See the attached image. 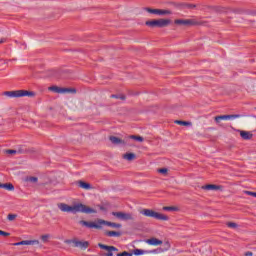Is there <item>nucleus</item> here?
<instances>
[{
  "label": "nucleus",
  "instance_id": "393cba45",
  "mask_svg": "<svg viewBox=\"0 0 256 256\" xmlns=\"http://www.w3.org/2000/svg\"><path fill=\"white\" fill-rule=\"evenodd\" d=\"M129 139H133L134 141H138V143H143V141H145V138H143V136H139V135H130Z\"/></svg>",
  "mask_w": 256,
  "mask_h": 256
},
{
  "label": "nucleus",
  "instance_id": "4468645a",
  "mask_svg": "<svg viewBox=\"0 0 256 256\" xmlns=\"http://www.w3.org/2000/svg\"><path fill=\"white\" fill-rule=\"evenodd\" d=\"M202 189L204 191H221V189H223V186L215 185V184H207L202 186Z\"/></svg>",
  "mask_w": 256,
  "mask_h": 256
},
{
  "label": "nucleus",
  "instance_id": "ea45409f",
  "mask_svg": "<svg viewBox=\"0 0 256 256\" xmlns=\"http://www.w3.org/2000/svg\"><path fill=\"white\" fill-rule=\"evenodd\" d=\"M7 153H9L10 155H15V153H17V150H7Z\"/></svg>",
  "mask_w": 256,
  "mask_h": 256
},
{
  "label": "nucleus",
  "instance_id": "37998d69",
  "mask_svg": "<svg viewBox=\"0 0 256 256\" xmlns=\"http://www.w3.org/2000/svg\"><path fill=\"white\" fill-rule=\"evenodd\" d=\"M111 98L112 99H117V96L116 95H112Z\"/></svg>",
  "mask_w": 256,
  "mask_h": 256
},
{
  "label": "nucleus",
  "instance_id": "c85d7f7f",
  "mask_svg": "<svg viewBox=\"0 0 256 256\" xmlns=\"http://www.w3.org/2000/svg\"><path fill=\"white\" fill-rule=\"evenodd\" d=\"M49 239H51L50 234H44L41 236V240L43 241V243H49Z\"/></svg>",
  "mask_w": 256,
  "mask_h": 256
},
{
  "label": "nucleus",
  "instance_id": "4c0bfd02",
  "mask_svg": "<svg viewBox=\"0 0 256 256\" xmlns=\"http://www.w3.org/2000/svg\"><path fill=\"white\" fill-rule=\"evenodd\" d=\"M0 235H2L3 237H9V235H11L9 232H5L3 230H0Z\"/></svg>",
  "mask_w": 256,
  "mask_h": 256
},
{
  "label": "nucleus",
  "instance_id": "473e14b6",
  "mask_svg": "<svg viewBox=\"0 0 256 256\" xmlns=\"http://www.w3.org/2000/svg\"><path fill=\"white\" fill-rule=\"evenodd\" d=\"M8 221H15L17 219V214H8Z\"/></svg>",
  "mask_w": 256,
  "mask_h": 256
},
{
  "label": "nucleus",
  "instance_id": "a878e982",
  "mask_svg": "<svg viewBox=\"0 0 256 256\" xmlns=\"http://www.w3.org/2000/svg\"><path fill=\"white\" fill-rule=\"evenodd\" d=\"M105 235H107V237H121V232L107 231Z\"/></svg>",
  "mask_w": 256,
  "mask_h": 256
},
{
  "label": "nucleus",
  "instance_id": "c756f323",
  "mask_svg": "<svg viewBox=\"0 0 256 256\" xmlns=\"http://www.w3.org/2000/svg\"><path fill=\"white\" fill-rule=\"evenodd\" d=\"M158 173H160L161 175H164L165 177H167V175L169 174V169H167V168H160V169H158Z\"/></svg>",
  "mask_w": 256,
  "mask_h": 256
},
{
  "label": "nucleus",
  "instance_id": "0eeeda50",
  "mask_svg": "<svg viewBox=\"0 0 256 256\" xmlns=\"http://www.w3.org/2000/svg\"><path fill=\"white\" fill-rule=\"evenodd\" d=\"M174 25H182L184 27H195L201 23L195 19H175Z\"/></svg>",
  "mask_w": 256,
  "mask_h": 256
},
{
  "label": "nucleus",
  "instance_id": "a19ab883",
  "mask_svg": "<svg viewBox=\"0 0 256 256\" xmlns=\"http://www.w3.org/2000/svg\"><path fill=\"white\" fill-rule=\"evenodd\" d=\"M244 256H253V252L247 251L244 253Z\"/></svg>",
  "mask_w": 256,
  "mask_h": 256
},
{
  "label": "nucleus",
  "instance_id": "e433bc0d",
  "mask_svg": "<svg viewBox=\"0 0 256 256\" xmlns=\"http://www.w3.org/2000/svg\"><path fill=\"white\" fill-rule=\"evenodd\" d=\"M164 246L166 247V248H165V251H169V250L171 249V243H169V241H166V242L164 243Z\"/></svg>",
  "mask_w": 256,
  "mask_h": 256
},
{
  "label": "nucleus",
  "instance_id": "f3484780",
  "mask_svg": "<svg viewBox=\"0 0 256 256\" xmlns=\"http://www.w3.org/2000/svg\"><path fill=\"white\" fill-rule=\"evenodd\" d=\"M122 159H124V161H135V159H137V154L133 152H126L122 155Z\"/></svg>",
  "mask_w": 256,
  "mask_h": 256
},
{
  "label": "nucleus",
  "instance_id": "7c9ffc66",
  "mask_svg": "<svg viewBox=\"0 0 256 256\" xmlns=\"http://www.w3.org/2000/svg\"><path fill=\"white\" fill-rule=\"evenodd\" d=\"M26 181H28L29 183H37V181H39V179L37 177L30 176V177L26 178Z\"/></svg>",
  "mask_w": 256,
  "mask_h": 256
},
{
  "label": "nucleus",
  "instance_id": "6e6552de",
  "mask_svg": "<svg viewBox=\"0 0 256 256\" xmlns=\"http://www.w3.org/2000/svg\"><path fill=\"white\" fill-rule=\"evenodd\" d=\"M242 115L240 114H230V115H219L214 117L216 125L221 126V121H231L233 119H240Z\"/></svg>",
  "mask_w": 256,
  "mask_h": 256
},
{
  "label": "nucleus",
  "instance_id": "a211bd4d",
  "mask_svg": "<svg viewBox=\"0 0 256 256\" xmlns=\"http://www.w3.org/2000/svg\"><path fill=\"white\" fill-rule=\"evenodd\" d=\"M239 133H240V137H242L245 141H249L253 139V133L249 131L240 130Z\"/></svg>",
  "mask_w": 256,
  "mask_h": 256
},
{
  "label": "nucleus",
  "instance_id": "ddd939ff",
  "mask_svg": "<svg viewBox=\"0 0 256 256\" xmlns=\"http://www.w3.org/2000/svg\"><path fill=\"white\" fill-rule=\"evenodd\" d=\"M109 141L112 143V145H127V142L125 140L117 137V136H109Z\"/></svg>",
  "mask_w": 256,
  "mask_h": 256
},
{
  "label": "nucleus",
  "instance_id": "f8f14e48",
  "mask_svg": "<svg viewBox=\"0 0 256 256\" xmlns=\"http://www.w3.org/2000/svg\"><path fill=\"white\" fill-rule=\"evenodd\" d=\"M14 247H19L20 245H39V240H22L12 244Z\"/></svg>",
  "mask_w": 256,
  "mask_h": 256
},
{
  "label": "nucleus",
  "instance_id": "f03ea898",
  "mask_svg": "<svg viewBox=\"0 0 256 256\" xmlns=\"http://www.w3.org/2000/svg\"><path fill=\"white\" fill-rule=\"evenodd\" d=\"M65 211L67 213H85L86 215H91V213H97V210L81 203L75 204L73 206L65 205Z\"/></svg>",
  "mask_w": 256,
  "mask_h": 256
},
{
  "label": "nucleus",
  "instance_id": "9d476101",
  "mask_svg": "<svg viewBox=\"0 0 256 256\" xmlns=\"http://www.w3.org/2000/svg\"><path fill=\"white\" fill-rule=\"evenodd\" d=\"M66 243H73L74 247H78L79 249H87L89 247L88 241H81V240H67Z\"/></svg>",
  "mask_w": 256,
  "mask_h": 256
},
{
  "label": "nucleus",
  "instance_id": "39448f33",
  "mask_svg": "<svg viewBox=\"0 0 256 256\" xmlns=\"http://www.w3.org/2000/svg\"><path fill=\"white\" fill-rule=\"evenodd\" d=\"M4 95L6 97H35V92L33 91H27V90H15V91H6L4 92Z\"/></svg>",
  "mask_w": 256,
  "mask_h": 256
},
{
  "label": "nucleus",
  "instance_id": "6ab92c4d",
  "mask_svg": "<svg viewBox=\"0 0 256 256\" xmlns=\"http://www.w3.org/2000/svg\"><path fill=\"white\" fill-rule=\"evenodd\" d=\"M149 253H155V251H148L143 249H134L133 255L139 256V255H149Z\"/></svg>",
  "mask_w": 256,
  "mask_h": 256
},
{
  "label": "nucleus",
  "instance_id": "f704fd0d",
  "mask_svg": "<svg viewBox=\"0 0 256 256\" xmlns=\"http://www.w3.org/2000/svg\"><path fill=\"white\" fill-rule=\"evenodd\" d=\"M116 256H133V253L124 251V252L118 253Z\"/></svg>",
  "mask_w": 256,
  "mask_h": 256
},
{
  "label": "nucleus",
  "instance_id": "dca6fc26",
  "mask_svg": "<svg viewBox=\"0 0 256 256\" xmlns=\"http://www.w3.org/2000/svg\"><path fill=\"white\" fill-rule=\"evenodd\" d=\"M145 243H147V245H152L154 247H159V245H163V242L155 237L147 239Z\"/></svg>",
  "mask_w": 256,
  "mask_h": 256
},
{
  "label": "nucleus",
  "instance_id": "cd10ccee",
  "mask_svg": "<svg viewBox=\"0 0 256 256\" xmlns=\"http://www.w3.org/2000/svg\"><path fill=\"white\" fill-rule=\"evenodd\" d=\"M226 226L229 227V229H239V224L235 222H227Z\"/></svg>",
  "mask_w": 256,
  "mask_h": 256
},
{
  "label": "nucleus",
  "instance_id": "2f4dec72",
  "mask_svg": "<svg viewBox=\"0 0 256 256\" xmlns=\"http://www.w3.org/2000/svg\"><path fill=\"white\" fill-rule=\"evenodd\" d=\"M183 9H195L197 5L195 4H182Z\"/></svg>",
  "mask_w": 256,
  "mask_h": 256
},
{
  "label": "nucleus",
  "instance_id": "5701e85b",
  "mask_svg": "<svg viewBox=\"0 0 256 256\" xmlns=\"http://www.w3.org/2000/svg\"><path fill=\"white\" fill-rule=\"evenodd\" d=\"M163 211H181V208H179V206H164L162 208Z\"/></svg>",
  "mask_w": 256,
  "mask_h": 256
},
{
  "label": "nucleus",
  "instance_id": "20e7f679",
  "mask_svg": "<svg viewBox=\"0 0 256 256\" xmlns=\"http://www.w3.org/2000/svg\"><path fill=\"white\" fill-rule=\"evenodd\" d=\"M145 25L150 29H155V27H158V29H163L171 25V19L169 18L152 19V20L146 21Z\"/></svg>",
  "mask_w": 256,
  "mask_h": 256
},
{
  "label": "nucleus",
  "instance_id": "423d86ee",
  "mask_svg": "<svg viewBox=\"0 0 256 256\" xmlns=\"http://www.w3.org/2000/svg\"><path fill=\"white\" fill-rule=\"evenodd\" d=\"M146 13H150L151 15H159L160 17H169V15H173V11L170 9H155V8H144Z\"/></svg>",
  "mask_w": 256,
  "mask_h": 256
},
{
  "label": "nucleus",
  "instance_id": "aec40b11",
  "mask_svg": "<svg viewBox=\"0 0 256 256\" xmlns=\"http://www.w3.org/2000/svg\"><path fill=\"white\" fill-rule=\"evenodd\" d=\"M48 91H52L53 93L63 94V93H65V88H61V87H58V86H50L48 88Z\"/></svg>",
  "mask_w": 256,
  "mask_h": 256
},
{
  "label": "nucleus",
  "instance_id": "c9c22d12",
  "mask_svg": "<svg viewBox=\"0 0 256 256\" xmlns=\"http://www.w3.org/2000/svg\"><path fill=\"white\" fill-rule=\"evenodd\" d=\"M245 195H250V197H256V192H251V191H244Z\"/></svg>",
  "mask_w": 256,
  "mask_h": 256
},
{
  "label": "nucleus",
  "instance_id": "72a5a7b5",
  "mask_svg": "<svg viewBox=\"0 0 256 256\" xmlns=\"http://www.w3.org/2000/svg\"><path fill=\"white\" fill-rule=\"evenodd\" d=\"M66 77L67 79H73V71L66 70Z\"/></svg>",
  "mask_w": 256,
  "mask_h": 256
},
{
  "label": "nucleus",
  "instance_id": "1a4fd4ad",
  "mask_svg": "<svg viewBox=\"0 0 256 256\" xmlns=\"http://www.w3.org/2000/svg\"><path fill=\"white\" fill-rule=\"evenodd\" d=\"M113 217L120 221H133V214L127 212H112Z\"/></svg>",
  "mask_w": 256,
  "mask_h": 256
},
{
  "label": "nucleus",
  "instance_id": "2eb2a0df",
  "mask_svg": "<svg viewBox=\"0 0 256 256\" xmlns=\"http://www.w3.org/2000/svg\"><path fill=\"white\" fill-rule=\"evenodd\" d=\"M76 185H78V187H80V189H84L85 191H89L93 188V185H91V183L85 182L83 180H79L76 182Z\"/></svg>",
  "mask_w": 256,
  "mask_h": 256
},
{
  "label": "nucleus",
  "instance_id": "412c9836",
  "mask_svg": "<svg viewBox=\"0 0 256 256\" xmlns=\"http://www.w3.org/2000/svg\"><path fill=\"white\" fill-rule=\"evenodd\" d=\"M46 77H48L49 79H58L59 78V72L55 71V70H50L47 72Z\"/></svg>",
  "mask_w": 256,
  "mask_h": 256
},
{
  "label": "nucleus",
  "instance_id": "4be33fe9",
  "mask_svg": "<svg viewBox=\"0 0 256 256\" xmlns=\"http://www.w3.org/2000/svg\"><path fill=\"white\" fill-rule=\"evenodd\" d=\"M174 123H176V125H182L184 127H191V125H193V123L183 120H175Z\"/></svg>",
  "mask_w": 256,
  "mask_h": 256
},
{
  "label": "nucleus",
  "instance_id": "79ce46f5",
  "mask_svg": "<svg viewBox=\"0 0 256 256\" xmlns=\"http://www.w3.org/2000/svg\"><path fill=\"white\" fill-rule=\"evenodd\" d=\"M100 211H105V207L100 206Z\"/></svg>",
  "mask_w": 256,
  "mask_h": 256
},
{
  "label": "nucleus",
  "instance_id": "7ed1b4c3",
  "mask_svg": "<svg viewBox=\"0 0 256 256\" xmlns=\"http://www.w3.org/2000/svg\"><path fill=\"white\" fill-rule=\"evenodd\" d=\"M140 215H143L144 217H150L152 219H157L158 221H169L170 219L167 214H163L148 208L140 210Z\"/></svg>",
  "mask_w": 256,
  "mask_h": 256
},
{
  "label": "nucleus",
  "instance_id": "58836bf2",
  "mask_svg": "<svg viewBox=\"0 0 256 256\" xmlns=\"http://www.w3.org/2000/svg\"><path fill=\"white\" fill-rule=\"evenodd\" d=\"M59 209H61L63 212H65V203L58 204Z\"/></svg>",
  "mask_w": 256,
  "mask_h": 256
},
{
  "label": "nucleus",
  "instance_id": "a18cd8bd",
  "mask_svg": "<svg viewBox=\"0 0 256 256\" xmlns=\"http://www.w3.org/2000/svg\"><path fill=\"white\" fill-rule=\"evenodd\" d=\"M1 43H3V40H0V45H1Z\"/></svg>",
  "mask_w": 256,
  "mask_h": 256
},
{
  "label": "nucleus",
  "instance_id": "f257e3e1",
  "mask_svg": "<svg viewBox=\"0 0 256 256\" xmlns=\"http://www.w3.org/2000/svg\"><path fill=\"white\" fill-rule=\"evenodd\" d=\"M80 225L88 227V229H103V225H107V227H112L113 229H121L122 227V225L119 223L109 222L103 219H96L95 221L90 222L81 220Z\"/></svg>",
  "mask_w": 256,
  "mask_h": 256
},
{
  "label": "nucleus",
  "instance_id": "9b49d317",
  "mask_svg": "<svg viewBox=\"0 0 256 256\" xmlns=\"http://www.w3.org/2000/svg\"><path fill=\"white\" fill-rule=\"evenodd\" d=\"M98 247H100V249H104V251L108 252L106 254V256H113V251H115V252L119 251V249H117V247H115V246H107V245L102 244V243H99Z\"/></svg>",
  "mask_w": 256,
  "mask_h": 256
},
{
  "label": "nucleus",
  "instance_id": "c03bdc74",
  "mask_svg": "<svg viewBox=\"0 0 256 256\" xmlns=\"http://www.w3.org/2000/svg\"><path fill=\"white\" fill-rule=\"evenodd\" d=\"M0 189H3V183H0Z\"/></svg>",
  "mask_w": 256,
  "mask_h": 256
},
{
  "label": "nucleus",
  "instance_id": "b1692460",
  "mask_svg": "<svg viewBox=\"0 0 256 256\" xmlns=\"http://www.w3.org/2000/svg\"><path fill=\"white\" fill-rule=\"evenodd\" d=\"M65 93L68 95H77V88L75 87L65 88Z\"/></svg>",
  "mask_w": 256,
  "mask_h": 256
},
{
  "label": "nucleus",
  "instance_id": "bb28decb",
  "mask_svg": "<svg viewBox=\"0 0 256 256\" xmlns=\"http://www.w3.org/2000/svg\"><path fill=\"white\" fill-rule=\"evenodd\" d=\"M2 189H6V191H15V186L11 183L2 184Z\"/></svg>",
  "mask_w": 256,
  "mask_h": 256
}]
</instances>
